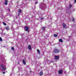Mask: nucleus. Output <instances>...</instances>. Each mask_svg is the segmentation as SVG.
<instances>
[{"mask_svg":"<svg viewBox=\"0 0 76 76\" xmlns=\"http://www.w3.org/2000/svg\"><path fill=\"white\" fill-rule=\"evenodd\" d=\"M24 30L26 32H29V27L27 26H25L24 27Z\"/></svg>","mask_w":76,"mask_h":76,"instance_id":"obj_1","label":"nucleus"},{"mask_svg":"<svg viewBox=\"0 0 76 76\" xmlns=\"http://www.w3.org/2000/svg\"><path fill=\"white\" fill-rule=\"evenodd\" d=\"M60 52V51L58 49H55L53 51L54 53H58Z\"/></svg>","mask_w":76,"mask_h":76,"instance_id":"obj_2","label":"nucleus"},{"mask_svg":"<svg viewBox=\"0 0 76 76\" xmlns=\"http://www.w3.org/2000/svg\"><path fill=\"white\" fill-rule=\"evenodd\" d=\"M19 11L18 12L19 13L18 14V16H19V15H20V13H21V12L22 11V10L20 9H19Z\"/></svg>","mask_w":76,"mask_h":76,"instance_id":"obj_3","label":"nucleus"},{"mask_svg":"<svg viewBox=\"0 0 76 76\" xmlns=\"http://www.w3.org/2000/svg\"><path fill=\"white\" fill-rule=\"evenodd\" d=\"M43 4H43V3H42L39 5V7L40 9H41V8H42L41 6H43Z\"/></svg>","mask_w":76,"mask_h":76,"instance_id":"obj_4","label":"nucleus"},{"mask_svg":"<svg viewBox=\"0 0 76 76\" xmlns=\"http://www.w3.org/2000/svg\"><path fill=\"white\" fill-rule=\"evenodd\" d=\"M7 3H8V0H6L5 2L4 3L5 5H7Z\"/></svg>","mask_w":76,"mask_h":76,"instance_id":"obj_5","label":"nucleus"},{"mask_svg":"<svg viewBox=\"0 0 76 76\" xmlns=\"http://www.w3.org/2000/svg\"><path fill=\"white\" fill-rule=\"evenodd\" d=\"M63 27H64V28H66V24L63 23Z\"/></svg>","mask_w":76,"mask_h":76,"instance_id":"obj_6","label":"nucleus"},{"mask_svg":"<svg viewBox=\"0 0 76 76\" xmlns=\"http://www.w3.org/2000/svg\"><path fill=\"white\" fill-rule=\"evenodd\" d=\"M58 73H59V74H60V75H61V74L62 73V70H60L59 71Z\"/></svg>","mask_w":76,"mask_h":76,"instance_id":"obj_7","label":"nucleus"},{"mask_svg":"<svg viewBox=\"0 0 76 76\" xmlns=\"http://www.w3.org/2000/svg\"><path fill=\"white\" fill-rule=\"evenodd\" d=\"M28 48L29 50H31V46L30 45H28Z\"/></svg>","mask_w":76,"mask_h":76,"instance_id":"obj_8","label":"nucleus"},{"mask_svg":"<svg viewBox=\"0 0 76 76\" xmlns=\"http://www.w3.org/2000/svg\"><path fill=\"white\" fill-rule=\"evenodd\" d=\"M39 74L40 76H41V75H43V72H42V71H41L39 73Z\"/></svg>","mask_w":76,"mask_h":76,"instance_id":"obj_9","label":"nucleus"},{"mask_svg":"<svg viewBox=\"0 0 76 76\" xmlns=\"http://www.w3.org/2000/svg\"><path fill=\"white\" fill-rule=\"evenodd\" d=\"M5 29H6V30H7V31H8V30H9V28L8 27H6L5 28Z\"/></svg>","mask_w":76,"mask_h":76,"instance_id":"obj_10","label":"nucleus"},{"mask_svg":"<svg viewBox=\"0 0 76 76\" xmlns=\"http://www.w3.org/2000/svg\"><path fill=\"white\" fill-rule=\"evenodd\" d=\"M37 53H38V54H40V51L39 50H38V49H37Z\"/></svg>","mask_w":76,"mask_h":76,"instance_id":"obj_11","label":"nucleus"},{"mask_svg":"<svg viewBox=\"0 0 76 76\" xmlns=\"http://www.w3.org/2000/svg\"><path fill=\"white\" fill-rule=\"evenodd\" d=\"M58 58H59L58 56H55V59H58Z\"/></svg>","mask_w":76,"mask_h":76,"instance_id":"obj_12","label":"nucleus"},{"mask_svg":"<svg viewBox=\"0 0 76 76\" xmlns=\"http://www.w3.org/2000/svg\"><path fill=\"white\" fill-rule=\"evenodd\" d=\"M59 42H63V40H62V39H60L59 40Z\"/></svg>","mask_w":76,"mask_h":76,"instance_id":"obj_13","label":"nucleus"},{"mask_svg":"<svg viewBox=\"0 0 76 76\" xmlns=\"http://www.w3.org/2000/svg\"><path fill=\"white\" fill-rule=\"evenodd\" d=\"M45 27H42V29L43 31H44L45 30Z\"/></svg>","mask_w":76,"mask_h":76,"instance_id":"obj_14","label":"nucleus"},{"mask_svg":"<svg viewBox=\"0 0 76 76\" xmlns=\"http://www.w3.org/2000/svg\"><path fill=\"white\" fill-rule=\"evenodd\" d=\"M23 64H25L26 63V62H25V61L24 60H23Z\"/></svg>","mask_w":76,"mask_h":76,"instance_id":"obj_15","label":"nucleus"},{"mask_svg":"<svg viewBox=\"0 0 76 76\" xmlns=\"http://www.w3.org/2000/svg\"><path fill=\"white\" fill-rule=\"evenodd\" d=\"M54 36L55 37H57V35L56 34L54 35Z\"/></svg>","mask_w":76,"mask_h":76,"instance_id":"obj_16","label":"nucleus"},{"mask_svg":"<svg viewBox=\"0 0 76 76\" xmlns=\"http://www.w3.org/2000/svg\"><path fill=\"white\" fill-rule=\"evenodd\" d=\"M11 50H13V51H14V48L13 47H11Z\"/></svg>","mask_w":76,"mask_h":76,"instance_id":"obj_17","label":"nucleus"},{"mask_svg":"<svg viewBox=\"0 0 76 76\" xmlns=\"http://www.w3.org/2000/svg\"><path fill=\"white\" fill-rule=\"evenodd\" d=\"M2 70H5V67H2Z\"/></svg>","mask_w":76,"mask_h":76,"instance_id":"obj_18","label":"nucleus"},{"mask_svg":"<svg viewBox=\"0 0 76 76\" xmlns=\"http://www.w3.org/2000/svg\"><path fill=\"white\" fill-rule=\"evenodd\" d=\"M2 41V39H1V37H0V41Z\"/></svg>","mask_w":76,"mask_h":76,"instance_id":"obj_19","label":"nucleus"},{"mask_svg":"<svg viewBox=\"0 0 76 76\" xmlns=\"http://www.w3.org/2000/svg\"><path fill=\"white\" fill-rule=\"evenodd\" d=\"M3 23L4 25H5V26H6V24L4 23V22H3Z\"/></svg>","mask_w":76,"mask_h":76,"instance_id":"obj_20","label":"nucleus"},{"mask_svg":"<svg viewBox=\"0 0 76 76\" xmlns=\"http://www.w3.org/2000/svg\"><path fill=\"white\" fill-rule=\"evenodd\" d=\"M72 21V22H75V19H74V18H73Z\"/></svg>","mask_w":76,"mask_h":76,"instance_id":"obj_21","label":"nucleus"},{"mask_svg":"<svg viewBox=\"0 0 76 76\" xmlns=\"http://www.w3.org/2000/svg\"><path fill=\"white\" fill-rule=\"evenodd\" d=\"M1 67H3V65L1 64Z\"/></svg>","mask_w":76,"mask_h":76,"instance_id":"obj_22","label":"nucleus"},{"mask_svg":"<svg viewBox=\"0 0 76 76\" xmlns=\"http://www.w3.org/2000/svg\"><path fill=\"white\" fill-rule=\"evenodd\" d=\"M38 3V1H36V2H35V3L36 4H37V3Z\"/></svg>","mask_w":76,"mask_h":76,"instance_id":"obj_23","label":"nucleus"},{"mask_svg":"<svg viewBox=\"0 0 76 76\" xmlns=\"http://www.w3.org/2000/svg\"><path fill=\"white\" fill-rule=\"evenodd\" d=\"M69 6L70 7H71L72 6V4H70V5H69Z\"/></svg>","mask_w":76,"mask_h":76,"instance_id":"obj_24","label":"nucleus"},{"mask_svg":"<svg viewBox=\"0 0 76 76\" xmlns=\"http://www.w3.org/2000/svg\"><path fill=\"white\" fill-rule=\"evenodd\" d=\"M6 35V34L5 33H3V35Z\"/></svg>","mask_w":76,"mask_h":76,"instance_id":"obj_25","label":"nucleus"},{"mask_svg":"<svg viewBox=\"0 0 76 76\" xmlns=\"http://www.w3.org/2000/svg\"><path fill=\"white\" fill-rule=\"evenodd\" d=\"M43 19H44V18H41V20H43Z\"/></svg>","mask_w":76,"mask_h":76,"instance_id":"obj_26","label":"nucleus"},{"mask_svg":"<svg viewBox=\"0 0 76 76\" xmlns=\"http://www.w3.org/2000/svg\"><path fill=\"white\" fill-rule=\"evenodd\" d=\"M76 3V0H75L74 3Z\"/></svg>","mask_w":76,"mask_h":76,"instance_id":"obj_27","label":"nucleus"},{"mask_svg":"<svg viewBox=\"0 0 76 76\" xmlns=\"http://www.w3.org/2000/svg\"><path fill=\"white\" fill-rule=\"evenodd\" d=\"M3 33H1V35H3Z\"/></svg>","mask_w":76,"mask_h":76,"instance_id":"obj_28","label":"nucleus"},{"mask_svg":"<svg viewBox=\"0 0 76 76\" xmlns=\"http://www.w3.org/2000/svg\"><path fill=\"white\" fill-rule=\"evenodd\" d=\"M2 73H3V74H4V73H5V72H2Z\"/></svg>","mask_w":76,"mask_h":76,"instance_id":"obj_29","label":"nucleus"},{"mask_svg":"<svg viewBox=\"0 0 76 76\" xmlns=\"http://www.w3.org/2000/svg\"><path fill=\"white\" fill-rule=\"evenodd\" d=\"M18 64H19V62H18Z\"/></svg>","mask_w":76,"mask_h":76,"instance_id":"obj_30","label":"nucleus"},{"mask_svg":"<svg viewBox=\"0 0 76 76\" xmlns=\"http://www.w3.org/2000/svg\"><path fill=\"white\" fill-rule=\"evenodd\" d=\"M69 37L70 38H71V36H69Z\"/></svg>","mask_w":76,"mask_h":76,"instance_id":"obj_31","label":"nucleus"}]
</instances>
